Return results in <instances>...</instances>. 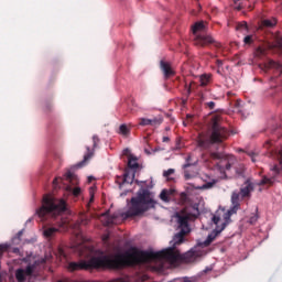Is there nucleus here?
Returning a JSON list of instances; mask_svg holds the SVG:
<instances>
[{"instance_id": "nucleus-1", "label": "nucleus", "mask_w": 282, "mask_h": 282, "mask_svg": "<svg viewBox=\"0 0 282 282\" xmlns=\"http://www.w3.org/2000/svg\"><path fill=\"white\" fill-rule=\"evenodd\" d=\"M180 232L174 235L173 240L170 242L172 247L162 251H142L132 248L130 252L116 253L111 256H102L91 258L89 261H79L80 270H122L127 265H140L141 263H151L152 261H167L169 263H195L199 259V252L192 249L183 254L177 250V246L184 243V237L191 232L188 221H195L199 217V207L194 205L191 209L182 210L176 214Z\"/></svg>"}, {"instance_id": "nucleus-2", "label": "nucleus", "mask_w": 282, "mask_h": 282, "mask_svg": "<svg viewBox=\"0 0 282 282\" xmlns=\"http://www.w3.org/2000/svg\"><path fill=\"white\" fill-rule=\"evenodd\" d=\"M208 133L209 138L204 134L198 135L197 144L200 149H210V144H221L230 135V132L221 124L219 115H214L210 118Z\"/></svg>"}, {"instance_id": "nucleus-3", "label": "nucleus", "mask_w": 282, "mask_h": 282, "mask_svg": "<svg viewBox=\"0 0 282 282\" xmlns=\"http://www.w3.org/2000/svg\"><path fill=\"white\" fill-rule=\"evenodd\" d=\"M69 208L67 207V200L63 198H54L50 195H44L42 199V205L36 209L35 215L42 219V221H47V219H56L67 213Z\"/></svg>"}, {"instance_id": "nucleus-4", "label": "nucleus", "mask_w": 282, "mask_h": 282, "mask_svg": "<svg viewBox=\"0 0 282 282\" xmlns=\"http://www.w3.org/2000/svg\"><path fill=\"white\" fill-rule=\"evenodd\" d=\"M130 204L128 210L122 214L123 219L140 217V215H144L147 210L155 208V200L151 198V193L148 189L139 191L137 196L131 198Z\"/></svg>"}, {"instance_id": "nucleus-5", "label": "nucleus", "mask_w": 282, "mask_h": 282, "mask_svg": "<svg viewBox=\"0 0 282 282\" xmlns=\"http://www.w3.org/2000/svg\"><path fill=\"white\" fill-rule=\"evenodd\" d=\"M234 204H236L234 208H229L228 210H226L225 208L218 209L216 214L213 216L212 221L217 227L207 236L206 240L204 241V246H210V243L215 239H217L219 235H221L223 230H226V226L232 224V219H230V217H232V215H237V208H239V205L237 203V196H234ZM221 217L224 219V223L219 227L218 224L219 221H221Z\"/></svg>"}, {"instance_id": "nucleus-6", "label": "nucleus", "mask_w": 282, "mask_h": 282, "mask_svg": "<svg viewBox=\"0 0 282 282\" xmlns=\"http://www.w3.org/2000/svg\"><path fill=\"white\" fill-rule=\"evenodd\" d=\"M206 26L204 25V22H196L193 26H192V32L195 35L194 37V45H196V47H208V45H214L217 48L221 47V43L215 41V39L210 35H202L198 34L197 32H204V29Z\"/></svg>"}, {"instance_id": "nucleus-7", "label": "nucleus", "mask_w": 282, "mask_h": 282, "mask_svg": "<svg viewBox=\"0 0 282 282\" xmlns=\"http://www.w3.org/2000/svg\"><path fill=\"white\" fill-rule=\"evenodd\" d=\"M254 192V184L250 178H248L240 187V192H234L231 194V204L232 206L230 208H234L237 206V212L241 209V199H250L252 197V193ZM235 196L237 197V204H235Z\"/></svg>"}, {"instance_id": "nucleus-8", "label": "nucleus", "mask_w": 282, "mask_h": 282, "mask_svg": "<svg viewBox=\"0 0 282 282\" xmlns=\"http://www.w3.org/2000/svg\"><path fill=\"white\" fill-rule=\"evenodd\" d=\"M210 159L212 160H220L216 164V166H217L218 171L220 173H223V175H226V171H230V169L232 167V164H230V161H228V159H224V155L221 153L212 152Z\"/></svg>"}, {"instance_id": "nucleus-9", "label": "nucleus", "mask_w": 282, "mask_h": 282, "mask_svg": "<svg viewBox=\"0 0 282 282\" xmlns=\"http://www.w3.org/2000/svg\"><path fill=\"white\" fill-rule=\"evenodd\" d=\"M98 144H100V138L98 135H93V149L89 147H86L87 153L84 155V162H88V160H91L94 158V151L98 149Z\"/></svg>"}, {"instance_id": "nucleus-10", "label": "nucleus", "mask_w": 282, "mask_h": 282, "mask_svg": "<svg viewBox=\"0 0 282 282\" xmlns=\"http://www.w3.org/2000/svg\"><path fill=\"white\" fill-rule=\"evenodd\" d=\"M264 69H272L274 76H282V64L270 59L264 64Z\"/></svg>"}, {"instance_id": "nucleus-11", "label": "nucleus", "mask_w": 282, "mask_h": 282, "mask_svg": "<svg viewBox=\"0 0 282 282\" xmlns=\"http://www.w3.org/2000/svg\"><path fill=\"white\" fill-rule=\"evenodd\" d=\"M160 69L163 72L165 78H171L175 74V70H173V67H171V63L162 59L160 62Z\"/></svg>"}, {"instance_id": "nucleus-12", "label": "nucleus", "mask_w": 282, "mask_h": 282, "mask_svg": "<svg viewBox=\"0 0 282 282\" xmlns=\"http://www.w3.org/2000/svg\"><path fill=\"white\" fill-rule=\"evenodd\" d=\"M128 169H131L132 171H138V169H140V163H138V159L133 156V154L128 156Z\"/></svg>"}, {"instance_id": "nucleus-13", "label": "nucleus", "mask_w": 282, "mask_h": 282, "mask_svg": "<svg viewBox=\"0 0 282 282\" xmlns=\"http://www.w3.org/2000/svg\"><path fill=\"white\" fill-rule=\"evenodd\" d=\"M200 87H207V85H210L213 83V75L210 74H203L199 77Z\"/></svg>"}, {"instance_id": "nucleus-14", "label": "nucleus", "mask_w": 282, "mask_h": 282, "mask_svg": "<svg viewBox=\"0 0 282 282\" xmlns=\"http://www.w3.org/2000/svg\"><path fill=\"white\" fill-rule=\"evenodd\" d=\"M118 133H119V135H122L123 138H129V135H131V128L129 126H127V123H122L119 127Z\"/></svg>"}, {"instance_id": "nucleus-15", "label": "nucleus", "mask_w": 282, "mask_h": 282, "mask_svg": "<svg viewBox=\"0 0 282 282\" xmlns=\"http://www.w3.org/2000/svg\"><path fill=\"white\" fill-rule=\"evenodd\" d=\"M173 193H175V189H163L160 194V199H162V202H171V195H173Z\"/></svg>"}, {"instance_id": "nucleus-16", "label": "nucleus", "mask_w": 282, "mask_h": 282, "mask_svg": "<svg viewBox=\"0 0 282 282\" xmlns=\"http://www.w3.org/2000/svg\"><path fill=\"white\" fill-rule=\"evenodd\" d=\"M256 58H265L268 56V48L259 46L254 52Z\"/></svg>"}, {"instance_id": "nucleus-17", "label": "nucleus", "mask_w": 282, "mask_h": 282, "mask_svg": "<svg viewBox=\"0 0 282 282\" xmlns=\"http://www.w3.org/2000/svg\"><path fill=\"white\" fill-rule=\"evenodd\" d=\"M25 276H28V275L25 274V270H23V269H18V270L15 271V279H17L18 282H25Z\"/></svg>"}, {"instance_id": "nucleus-18", "label": "nucleus", "mask_w": 282, "mask_h": 282, "mask_svg": "<svg viewBox=\"0 0 282 282\" xmlns=\"http://www.w3.org/2000/svg\"><path fill=\"white\" fill-rule=\"evenodd\" d=\"M164 122V119L162 117H153L150 119V127H160Z\"/></svg>"}, {"instance_id": "nucleus-19", "label": "nucleus", "mask_w": 282, "mask_h": 282, "mask_svg": "<svg viewBox=\"0 0 282 282\" xmlns=\"http://www.w3.org/2000/svg\"><path fill=\"white\" fill-rule=\"evenodd\" d=\"M133 177H135V173L132 174V176L129 175V171H124L123 174V183L124 184H133Z\"/></svg>"}, {"instance_id": "nucleus-20", "label": "nucleus", "mask_w": 282, "mask_h": 282, "mask_svg": "<svg viewBox=\"0 0 282 282\" xmlns=\"http://www.w3.org/2000/svg\"><path fill=\"white\" fill-rule=\"evenodd\" d=\"M34 270H36V263L28 264V267L24 269V274L26 276H32V274H34Z\"/></svg>"}, {"instance_id": "nucleus-21", "label": "nucleus", "mask_w": 282, "mask_h": 282, "mask_svg": "<svg viewBox=\"0 0 282 282\" xmlns=\"http://www.w3.org/2000/svg\"><path fill=\"white\" fill-rule=\"evenodd\" d=\"M263 28H274L276 25V19H267L262 21Z\"/></svg>"}, {"instance_id": "nucleus-22", "label": "nucleus", "mask_w": 282, "mask_h": 282, "mask_svg": "<svg viewBox=\"0 0 282 282\" xmlns=\"http://www.w3.org/2000/svg\"><path fill=\"white\" fill-rule=\"evenodd\" d=\"M58 232V229L56 227H51L44 230L45 237H54Z\"/></svg>"}, {"instance_id": "nucleus-23", "label": "nucleus", "mask_w": 282, "mask_h": 282, "mask_svg": "<svg viewBox=\"0 0 282 282\" xmlns=\"http://www.w3.org/2000/svg\"><path fill=\"white\" fill-rule=\"evenodd\" d=\"M102 217H105L104 226H112L115 218L109 216L108 213L104 214Z\"/></svg>"}, {"instance_id": "nucleus-24", "label": "nucleus", "mask_w": 282, "mask_h": 282, "mask_svg": "<svg viewBox=\"0 0 282 282\" xmlns=\"http://www.w3.org/2000/svg\"><path fill=\"white\" fill-rule=\"evenodd\" d=\"M139 124H140V127H151V119L140 118Z\"/></svg>"}, {"instance_id": "nucleus-25", "label": "nucleus", "mask_w": 282, "mask_h": 282, "mask_svg": "<svg viewBox=\"0 0 282 282\" xmlns=\"http://www.w3.org/2000/svg\"><path fill=\"white\" fill-rule=\"evenodd\" d=\"M257 221H259V214L254 213V214H251L248 223L251 225V226H254V224H257Z\"/></svg>"}, {"instance_id": "nucleus-26", "label": "nucleus", "mask_w": 282, "mask_h": 282, "mask_svg": "<svg viewBox=\"0 0 282 282\" xmlns=\"http://www.w3.org/2000/svg\"><path fill=\"white\" fill-rule=\"evenodd\" d=\"M89 195H90V199H89V202H88V206H89L90 204H94V195H95L94 187H90V188H89Z\"/></svg>"}, {"instance_id": "nucleus-27", "label": "nucleus", "mask_w": 282, "mask_h": 282, "mask_svg": "<svg viewBox=\"0 0 282 282\" xmlns=\"http://www.w3.org/2000/svg\"><path fill=\"white\" fill-rule=\"evenodd\" d=\"M173 173H175V170L169 169L167 171H165L163 173V175H164V177H171V175H173Z\"/></svg>"}, {"instance_id": "nucleus-28", "label": "nucleus", "mask_w": 282, "mask_h": 282, "mask_svg": "<svg viewBox=\"0 0 282 282\" xmlns=\"http://www.w3.org/2000/svg\"><path fill=\"white\" fill-rule=\"evenodd\" d=\"M80 193H82L80 187H75V188H73V195H74V197H78V195H80Z\"/></svg>"}, {"instance_id": "nucleus-29", "label": "nucleus", "mask_w": 282, "mask_h": 282, "mask_svg": "<svg viewBox=\"0 0 282 282\" xmlns=\"http://www.w3.org/2000/svg\"><path fill=\"white\" fill-rule=\"evenodd\" d=\"M180 199H181L182 204H184L188 199V196L186 195V193L183 192L180 195Z\"/></svg>"}, {"instance_id": "nucleus-30", "label": "nucleus", "mask_w": 282, "mask_h": 282, "mask_svg": "<svg viewBox=\"0 0 282 282\" xmlns=\"http://www.w3.org/2000/svg\"><path fill=\"white\" fill-rule=\"evenodd\" d=\"M243 42L247 44V45H250V43H252V35H247L243 40Z\"/></svg>"}, {"instance_id": "nucleus-31", "label": "nucleus", "mask_w": 282, "mask_h": 282, "mask_svg": "<svg viewBox=\"0 0 282 282\" xmlns=\"http://www.w3.org/2000/svg\"><path fill=\"white\" fill-rule=\"evenodd\" d=\"M189 162H191V156H187L186 163L183 165V169H188L189 166H192L193 164H191Z\"/></svg>"}, {"instance_id": "nucleus-32", "label": "nucleus", "mask_w": 282, "mask_h": 282, "mask_svg": "<svg viewBox=\"0 0 282 282\" xmlns=\"http://www.w3.org/2000/svg\"><path fill=\"white\" fill-rule=\"evenodd\" d=\"M206 107H208V109H215V101H208L205 104Z\"/></svg>"}, {"instance_id": "nucleus-33", "label": "nucleus", "mask_w": 282, "mask_h": 282, "mask_svg": "<svg viewBox=\"0 0 282 282\" xmlns=\"http://www.w3.org/2000/svg\"><path fill=\"white\" fill-rule=\"evenodd\" d=\"M65 177H66V180L69 182L70 180H73L74 174H73L72 172H67V173L65 174Z\"/></svg>"}, {"instance_id": "nucleus-34", "label": "nucleus", "mask_w": 282, "mask_h": 282, "mask_svg": "<svg viewBox=\"0 0 282 282\" xmlns=\"http://www.w3.org/2000/svg\"><path fill=\"white\" fill-rule=\"evenodd\" d=\"M184 178H185V180H192V178H193V175H191V173H188V171H185V172H184Z\"/></svg>"}, {"instance_id": "nucleus-35", "label": "nucleus", "mask_w": 282, "mask_h": 282, "mask_svg": "<svg viewBox=\"0 0 282 282\" xmlns=\"http://www.w3.org/2000/svg\"><path fill=\"white\" fill-rule=\"evenodd\" d=\"M79 224H80L82 226H87V224H89V219H87V218H82Z\"/></svg>"}, {"instance_id": "nucleus-36", "label": "nucleus", "mask_w": 282, "mask_h": 282, "mask_svg": "<svg viewBox=\"0 0 282 282\" xmlns=\"http://www.w3.org/2000/svg\"><path fill=\"white\" fill-rule=\"evenodd\" d=\"M215 186V182H208L205 184V188H213Z\"/></svg>"}, {"instance_id": "nucleus-37", "label": "nucleus", "mask_w": 282, "mask_h": 282, "mask_svg": "<svg viewBox=\"0 0 282 282\" xmlns=\"http://www.w3.org/2000/svg\"><path fill=\"white\" fill-rule=\"evenodd\" d=\"M235 107H236V109H238V111H241V109H239V107H241V100H237L235 102Z\"/></svg>"}, {"instance_id": "nucleus-38", "label": "nucleus", "mask_w": 282, "mask_h": 282, "mask_svg": "<svg viewBox=\"0 0 282 282\" xmlns=\"http://www.w3.org/2000/svg\"><path fill=\"white\" fill-rule=\"evenodd\" d=\"M243 29V30H248V24L246 22H243L242 24L238 25V29Z\"/></svg>"}, {"instance_id": "nucleus-39", "label": "nucleus", "mask_w": 282, "mask_h": 282, "mask_svg": "<svg viewBox=\"0 0 282 282\" xmlns=\"http://www.w3.org/2000/svg\"><path fill=\"white\" fill-rule=\"evenodd\" d=\"M61 180H63V178H58V177L54 178L53 180L54 186H58V183L61 182Z\"/></svg>"}, {"instance_id": "nucleus-40", "label": "nucleus", "mask_w": 282, "mask_h": 282, "mask_svg": "<svg viewBox=\"0 0 282 282\" xmlns=\"http://www.w3.org/2000/svg\"><path fill=\"white\" fill-rule=\"evenodd\" d=\"M216 65H217L218 67H221V65H224V61L217 59V61H216Z\"/></svg>"}, {"instance_id": "nucleus-41", "label": "nucleus", "mask_w": 282, "mask_h": 282, "mask_svg": "<svg viewBox=\"0 0 282 282\" xmlns=\"http://www.w3.org/2000/svg\"><path fill=\"white\" fill-rule=\"evenodd\" d=\"M171 139L169 137H163L162 142H170Z\"/></svg>"}, {"instance_id": "nucleus-42", "label": "nucleus", "mask_w": 282, "mask_h": 282, "mask_svg": "<svg viewBox=\"0 0 282 282\" xmlns=\"http://www.w3.org/2000/svg\"><path fill=\"white\" fill-rule=\"evenodd\" d=\"M183 281L184 282H194L193 279H191V278H184Z\"/></svg>"}, {"instance_id": "nucleus-43", "label": "nucleus", "mask_w": 282, "mask_h": 282, "mask_svg": "<svg viewBox=\"0 0 282 282\" xmlns=\"http://www.w3.org/2000/svg\"><path fill=\"white\" fill-rule=\"evenodd\" d=\"M227 96H228V98H230V96H235V94L228 91V93H227Z\"/></svg>"}, {"instance_id": "nucleus-44", "label": "nucleus", "mask_w": 282, "mask_h": 282, "mask_svg": "<svg viewBox=\"0 0 282 282\" xmlns=\"http://www.w3.org/2000/svg\"><path fill=\"white\" fill-rule=\"evenodd\" d=\"M22 236H23V231H19V232H18L19 239H20V237H22Z\"/></svg>"}, {"instance_id": "nucleus-45", "label": "nucleus", "mask_w": 282, "mask_h": 282, "mask_svg": "<svg viewBox=\"0 0 282 282\" xmlns=\"http://www.w3.org/2000/svg\"><path fill=\"white\" fill-rule=\"evenodd\" d=\"M249 155L251 156L252 162H254V156H252V153H249Z\"/></svg>"}, {"instance_id": "nucleus-46", "label": "nucleus", "mask_w": 282, "mask_h": 282, "mask_svg": "<svg viewBox=\"0 0 282 282\" xmlns=\"http://www.w3.org/2000/svg\"><path fill=\"white\" fill-rule=\"evenodd\" d=\"M13 252L17 254V252H19V248H14Z\"/></svg>"}, {"instance_id": "nucleus-47", "label": "nucleus", "mask_w": 282, "mask_h": 282, "mask_svg": "<svg viewBox=\"0 0 282 282\" xmlns=\"http://www.w3.org/2000/svg\"><path fill=\"white\" fill-rule=\"evenodd\" d=\"M200 100H202V102H204V95L200 96Z\"/></svg>"}, {"instance_id": "nucleus-48", "label": "nucleus", "mask_w": 282, "mask_h": 282, "mask_svg": "<svg viewBox=\"0 0 282 282\" xmlns=\"http://www.w3.org/2000/svg\"><path fill=\"white\" fill-rule=\"evenodd\" d=\"M187 94H191V87L187 89Z\"/></svg>"}, {"instance_id": "nucleus-49", "label": "nucleus", "mask_w": 282, "mask_h": 282, "mask_svg": "<svg viewBox=\"0 0 282 282\" xmlns=\"http://www.w3.org/2000/svg\"><path fill=\"white\" fill-rule=\"evenodd\" d=\"M239 175H243V172H239Z\"/></svg>"}, {"instance_id": "nucleus-50", "label": "nucleus", "mask_w": 282, "mask_h": 282, "mask_svg": "<svg viewBox=\"0 0 282 282\" xmlns=\"http://www.w3.org/2000/svg\"><path fill=\"white\" fill-rule=\"evenodd\" d=\"M187 118H192V116H191V115H187Z\"/></svg>"}]
</instances>
